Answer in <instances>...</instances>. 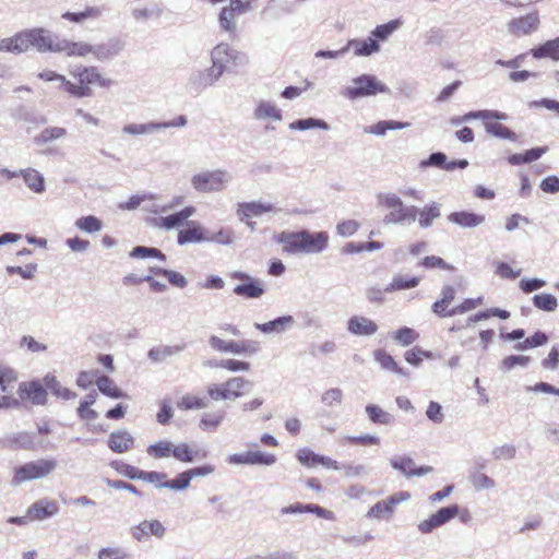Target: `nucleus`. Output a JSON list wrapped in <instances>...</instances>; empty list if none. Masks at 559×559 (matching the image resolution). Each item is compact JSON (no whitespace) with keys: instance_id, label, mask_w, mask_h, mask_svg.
<instances>
[{"instance_id":"1","label":"nucleus","mask_w":559,"mask_h":559,"mask_svg":"<svg viewBox=\"0 0 559 559\" xmlns=\"http://www.w3.org/2000/svg\"><path fill=\"white\" fill-rule=\"evenodd\" d=\"M69 73L78 80V83H72L64 75L52 70H44L37 76L45 82H58L60 88L79 98L92 96L90 87L92 84H98L100 87H108L112 84V81L104 78L96 67L72 66Z\"/></svg>"},{"instance_id":"2","label":"nucleus","mask_w":559,"mask_h":559,"mask_svg":"<svg viewBox=\"0 0 559 559\" xmlns=\"http://www.w3.org/2000/svg\"><path fill=\"white\" fill-rule=\"evenodd\" d=\"M49 29L44 27L25 28L11 37L0 39V51L22 55L31 49L44 52L57 51V39Z\"/></svg>"},{"instance_id":"3","label":"nucleus","mask_w":559,"mask_h":559,"mask_svg":"<svg viewBox=\"0 0 559 559\" xmlns=\"http://www.w3.org/2000/svg\"><path fill=\"white\" fill-rule=\"evenodd\" d=\"M277 242L283 245V251L289 254H317L323 252L329 245L326 231L310 233L283 231L277 236Z\"/></svg>"},{"instance_id":"4","label":"nucleus","mask_w":559,"mask_h":559,"mask_svg":"<svg viewBox=\"0 0 559 559\" xmlns=\"http://www.w3.org/2000/svg\"><path fill=\"white\" fill-rule=\"evenodd\" d=\"M233 181V175L223 168L203 170L192 176L191 186L199 193L221 192Z\"/></svg>"},{"instance_id":"5","label":"nucleus","mask_w":559,"mask_h":559,"mask_svg":"<svg viewBox=\"0 0 559 559\" xmlns=\"http://www.w3.org/2000/svg\"><path fill=\"white\" fill-rule=\"evenodd\" d=\"M57 465L55 459H39L19 465L14 468L11 485L17 487L26 481L45 478L56 469Z\"/></svg>"},{"instance_id":"6","label":"nucleus","mask_w":559,"mask_h":559,"mask_svg":"<svg viewBox=\"0 0 559 559\" xmlns=\"http://www.w3.org/2000/svg\"><path fill=\"white\" fill-rule=\"evenodd\" d=\"M390 88L379 81L374 75L361 74L352 80V85L345 87L343 96L356 100L364 97L376 96L377 94L389 93Z\"/></svg>"},{"instance_id":"7","label":"nucleus","mask_w":559,"mask_h":559,"mask_svg":"<svg viewBox=\"0 0 559 559\" xmlns=\"http://www.w3.org/2000/svg\"><path fill=\"white\" fill-rule=\"evenodd\" d=\"M209 345L212 349L240 356H250L258 353L257 343L253 341H225L216 335L209 337Z\"/></svg>"},{"instance_id":"8","label":"nucleus","mask_w":559,"mask_h":559,"mask_svg":"<svg viewBox=\"0 0 559 559\" xmlns=\"http://www.w3.org/2000/svg\"><path fill=\"white\" fill-rule=\"evenodd\" d=\"M460 512L459 504H451L440 508L436 513H432L428 519L418 523L417 528L421 534H430L436 528L449 523Z\"/></svg>"},{"instance_id":"9","label":"nucleus","mask_w":559,"mask_h":559,"mask_svg":"<svg viewBox=\"0 0 559 559\" xmlns=\"http://www.w3.org/2000/svg\"><path fill=\"white\" fill-rule=\"evenodd\" d=\"M221 76L222 75L212 67L193 69L188 78L187 87L190 92L200 94L213 86Z\"/></svg>"},{"instance_id":"10","label":"nucleus","mask_w":559,"mask_h":559,"mask_svg":"<svg viewBox=\"0 0 559 559\" xmlns=\"http://www.w3.org/2000/svg\"><path fill=\"white\" fill-rule=\"evenodd\" d=\"M246 14L231 0L228 5L221 9L217 17L218 27L223 33L228 34L229 38L238 36V16Z\"/></svg>"},{"instance_id":"11","label":"nucleus","mask_w":559,"mask_h":559,"mask_svg":"<svg viewBox=\"0 0 559 559\" xmlns=\"http://www.w3.org/2000/svg\"><path fill=\"white\" fill-rule=\"evenodd\" d=\"M227 462L233 465H264L271 466L276 462V456L262 451H248L245 453L230 454Z\"/></svg>"},{"instance_id":"12","label":"nucleus","mask_w":559,"mask_h":559,"mask_svg":"<svg viewBox=\"0 0 559 559\" xmlns=\"http://www.w3.org/2000/svg\"><path fill=\"white\" fill-rule=\"evenodd\" d=\"M17 392L22 400H28L34 405L47 404V390L44 382H40L39 380L21 382L19 384Z\"/></svg>"},{"instance_id":"13","label":"nucleus","mask_w":559,"mask_h":559,"mask_svg":"<svg viewBox=\"0 0 559 559\" xmlns=\"http://www.w3.org/2000/svg\"><path fill=\"white\" fill-rule=\"evenodd\" d=\"M165 533L166 527L158 520H144L130 528L132 538L140 543L146 542L151 535L160 539Z\"/></svg>"},{"instance_id":"14","label":"nucleus","mask_w":559,"mask_h":559,"mask_svg":"<svg viewBox=\"0 0 559 559\" xmlns=\"http://www.w3.org/2000/svg\"><path fill=\"white\" fill-rule=\"evenodd\" d=\"M237 55L238 52L227 43H219L211 51V67L223 75L230 60H235Z\"/></svg>"},{"instance_id":"15","label":"nucleus","mask_w":559,"mask_h":559,"mask_svg":"<svg viewBox=\"0 0 559 559\" xmlns=\"http://www.w3.org/2000/svg\"><path fill=\"white\" fill-rule=\"evenodd\" d=\"M124 41L117 37L93 45V56L99 61L111 60L117 57L124 48Z\"/></svg>"},{"instance_id":"16","label":"nucleus","mask_w":559,"mask_h":559,"mask_svg":"<svg viewBox=\"0 0 559 559\" xmlns=\"http://www.w3.org/2000/svg\"><path fill=\"white\" fill-rule=\"evenodd\" d=\"M195 211L197 210L194 206H186L174 214L160 216L156 222V226L165 230L179 228L183 225H187L188 218L194 215Z\"/></svg>"},{"instance_id":"17","label":"nucleus","mask_w":559,"mask_h":559,"mask_svg":"<svg viewBox=\"0 0 559 559\" xmlns=\"http://www.w3.org/2000/svg\"><path fill=\"white\" fill-rule=\"evenodd\" d=\"M390 464L394 469L400 471L406 477L424 476L432 472L431 466L416 467L414 460L406 455L391 459Z\"/></svg>"},{"instance_id":"18","label":"nucleus","mask_w":559,"mask_h":559,"mask_svg":"<svg viewBox=\"0 0 559 559\" xmlns=\"http://www.w3.org/2000/svg\"><path fill=\"white\" fill-rule=\"evenodd\" d=\"M295 319L290 314L277 317L265 323H254V328L263 334H283L293 329Z\"/></svg>"},{"instance_id":"19","label":"nucleus","mask_w":559,"mask_h":559,"mask_svg":"<svg viewBox=\"0 0 559 559\" xmlns=\"http://www.w3.org/2000/svg\"><path fill=\"white\" fill-rule=\"evenodd\" d=\"M538 24H539L538 15L536 13H530L525 16H521L519 19H513L508 24V31L512 35L523 36V35H527L531 32L537 29Z\"/></svg>"},{"instance_id":"20","label":"nucleus","mask_w":559,"mask_h":559,"mask_svg":"<svg viewBox=\"0 0 559 559\" xmlns=\"http://www.w3.org/2000/svg\"><path fill=\"white\" fill-rule=\"evenodd\" d=\"M57 39V51L64 52L68 57H85L93 53V45L85 41H71L68 39Z\"/></svg>"},{"instance_id":"21","label":"nucleus","mask_w":559,"mask_h":559,"mask_svg":"<svg viewBox=\"0 0 559 559\" xmlns=\"http://www.w3.org/2000/svg\"><path fill=\"white\" fill-rule=\"evenodd\" d=\"M347 330L354 335L370 336L378 331V325L369 318L354 316L347 321Z\"/></svg>"},{"instance_id":"22","label":"nucleus","mask_w":559,"mask_h":559,"mask_svg":"<svg viewBox=\"0 0 559 559\" xmlns=\"http://www.w3.org/2000/svg\"><path fill=\"white\" fill-rule=\"evenodd\" d=\"M108 447L115 453H124L134 444L132 435L123 429L112 431L108 438Z\"/></svg>"},{"instance_id":"23","label":"nucleus","mask_w":559,"mask_h":559,"mask_svg":"<svg viewBox=\"0 0 559 559\" xmlns=\"http://www.w3.org/2000/svg\"><path fill=\"white\" fill-rule=\"evenodd\" d=\"M58 511L59 508L55 501L40 499L28 508L27 514L33 520H44L56 515Z\"/></svg>"},{"instance_id":"24","label":"nucleus","mask_w":559,"mask_h":559,"mask_svg":"<svg viewBox=\"0 0 559 559\" xmlns=\"http://www.w3.org/2000/svg\"><path fill=\"white\" fill-rule=\"evenodd\" d=\"M265 290L264 282L260 278H254L249 283L236 285L233 293L247 299H258L264 295Z\"/></svg>"},{"instance_id":"25","label":"nucleus","mask_w":559,"mask_h":559,"mask_svg":"<svg viewBox=\"0 0 559 559\" xmlns=\"http://www.w3.org/2000/svg\"><path fill=\"white\" fill-rule=\"evenodd\" d=\"M347 51L354 50L356 57H368L380 50V45L377 39L368 37L366 39H349L345 45Z\"/></svg>"},{"instance_id":"26","label":"nucleus","mask_w":559,"mask_h":559,"mask_svg":"<svg viewBox=\"0 0 559 559\" xmlns=\"http://www.w3.org/2000/svg\"><path fill=\"white\" fill-rule=\"evenodd\" d=\"M252 117L259 121L267 119L281 121L283 119L282 110L274 103L265 99H262L257 104L252 112Z\"/></svg>"},{"instance_id":"27","label":"nucleus","mask_w":559,"mask_h":559,"mask_svg":"<svg viewBox=\"0 0 559 559\" xmlns=\"http://www.w3.org/2000/svg\"><path fill=\"white\" fill-rule=\"evenodd\" d=\"M189 228L181 229L177 236V242L182 246L191 242H203L207 240L202 226L197 222H188Z\"/></svg>"},{"instance_id":"28","label":"nucleus","mask_w":559,"mask_h":559,"mask_svg":"<svg viewBox=\"0 0 559 559\" xmlns=\"http://www.w3.org/2000/svg\"><path fill=\"white\" fill-rule=\"evenodd\" d=\"M448 221L464 228H473L485 222V216L467 211L452 212L448 215Z\"/></svg>"},{"instance_id":"29","label":"nucleus","mask_w":559,"mask_h":559,"mask_svg":"<svg viewBox=\"0 0 559 559\" xmlns=\"http://www.w3.org/2000/svg\"><path fill=\"white\" fill-rule=\"evenodd\" d=\"M224 385L228 394V401H235L248 393L252 383L243 377H233L225 381Z\"/></svg>"},{"instance_id":"30","label":"nucleus","mask_w":559,"mask_h":559,"mask_svg":"<svg viewBox=\"0 0 559 559\" xmlns=\"http://www.w3.org/2000/svg\"><path fill=\"white\" fill-rule=\"evenodd\" d=\"M278 210L272 203L264 202H246L239 204L238 214L243 217H258L264 213L277 212Z\"/></svg>"},{"instance_id":"31","label":"nucleus","mask_w":559,"mask_h":559,"mask_svg":"<svg viewBox=\"0 0 559 559\" xmlns=\"http://www.w3.org/2000/svg\"><path fill=\"white\" fill-rule=\"evenodd\" d=\"M418 224L421 228H429L432 226L433 221L441 216V204L432 201L426 204L423 209L417 210Z\"/></svg>"},{"instance_id":"32","label":"nucleus","mask_w":559,"mask_h":559,"mask_svg":"<svg viewBox=\"0 0 559 559\" xmlns=\"http://www.w3.org/2000/svg\"><path fill=\"white\" fill-rule=\"evenodd\" d=\"M373 358L383 370L391 371L403 377H408V372L400 367L394 358L384 349H376L373 352Z\"/></svg>"},{"instance_id":"33","label":"nucleus","mask_w":559,"mask_h":559,"mask_svg":"<svg viewBox=\"0 0 559 559\" xmlns=\"http://www.w3.org/2000/svg\"><path fill=\"white\" fill-rule=\"evenodd\" d=\"M43 382L46 386V390H49L51 394L59 399L69 401L76 397V393L67 388H63L61 383L57 380L56 376H53L52 373H47L44 377Z\"/></svg>"},{"instance_id":"34","label":"nucleus","mask_w":559,"mask_h":559,"mask_svg":"<svg viewBox=\"0 0 559 559\" xmlns=\"http://www.w3.org/2000/svg\"><path fill=\"white\" fill-rule=\"evenodd\" d=\"M186 344H179V345H160L157 347H153L148 350L147 357L153 362H163L168 357L177 355L185 350Z\"/></svg>"},{"instance_id":"35","label":"nucleus","mask_w":559,"mask_h":559,"mask_svg":"<svg viewBox=\"0 0 559 559\" xmlns=\"http://www.w3.org/2000/svg\"><path fill=\"white\" fill-rule=\"evenodd\" d=\"M21 176L26 186L35 193H43L46 190L44 176L33 168L21 169Z\"/></svg>"},{"instance_id":"36","label":"nucleus","mask_w":559,"mask_h":559,"mask_svg":"<svg viewBox=\"0 0 559 559\" xmlns=\"http://www.w3.org/2000/svg\"><path fill=\"white\" fill-rule=\"evenodd\" d=\"M534 58H551L555 61H559V37L547 40L543 45L532 49Z\"/></svg>"},{"instance_id":"37","label":"nucleus","mask_w":559,"mask_h":559,"mask_svg":"<svg viewBox=\"0 0 559 559\" xmlns=\"http://www.w3.org/2000/svg\"><path fill=\"white\" fill-rule=\"evenodd\" d=\"M411 126L409 122H401L395 120H381L372 126L365 129L366 133L374 135H384L389 130H402Z\"/></svg>"},{"instance_id":"38","label":"nucleus","mask_w":559,"mask_h":559,"mask_svg":"<svg viewBox=\"0 0 559 559\" xmlns=\"http://www.w3.org/2000/svg\"><path fill=\"white\" fill-rule=\"evenodd\" d=\"M417 207L414 205H402L400 209V215L397 218H394L392 215H385L383 218L384 224H396V225H404V224H412L416 221L417 216Z\"/></svg>"},{"instance_id":"39","label":"nucleus","mask_w":559,"mask_h":559,"mask_svg":"<svg viewBox=\"0 0 559 559\" xmlns=\"http://www.w3.org/2000/svg\"><path fill=\"white\" fill-rule=\"evenodd\" d=\"M225 416L226 412L224 409L204 413L200 419L199 426L203 431H215L224 421Z\"/></svg>"},{"instance_id":"40","label":"nucleus","mask_w":559,"mask_h":559,"mask_svg":"<svg viewBox=\"0 0 559 559\" xmlns=\"http://www.w3.org/2000/svg\"><path fill=\"white\" fill-rule=\"evenodd\" d=\"M394 514V509L389 503L388 499H383L381 501H378L374 506H372L366 516L368 519L373 520H385L390 521Z\"/></svg>"},{"instance_id":"41","label":"nucleus","mask_w":559,"mask_h":559,"mask_svg":"<svg viewBox=\"0 0 559 559\" xmlns=\"http://www.w3.org/2000/svg\"><path fill=\"white\" fill-rule=\"evenodd\" d=\"M68 135V131L66 128L61 127H47L43 129L34 139L36 144L43 145L47 144L60 139H63Z\"/></svg>"},{"instance_id":"42","label":"nucleus","mask_w":559,"mask_h":559,"mask_svg":"<svg viewBox=\"0 0 559 559\" xmlns=\"http://www.w3.org/2000/svg\"><path fill=\"white\" fill-rule=\"evenodd\" d=\"M484 127L486 132L495 138L504 139L512 142H516L519 139L515 132L499 122L486 121L484 122Z\"/></svg>"},{"instance_id":"43","label":"nucleus","mask_w":559,"mask_h":559,"mask_svg":"<svg viewBox=\"0 0 559 559\" xmlns=\"http://www.w3.org/2000/svg\"><path fill=\"white\" fill-rule=\"evenodd\" d=\"M96 384L98 390L104 394L111 399H124L127 397V394L120 390L107 376H100L96 379Z\"/></svg>"},{"instance_id":"44","label":"nucleus","mask_w":559,"mask_h":559,"mask_svg":"<svg viewBox=\"0 0 559 559\" xmlns=\"http://www.w3.org/2000/svg\"><path fill=\"white\" fill-rule=\"evenodd\" d=\"M418 284L419 277L395 274L391 283L385 287V292L393 293L397 290L411 289L418 286Z\"/></svg>"},{"instance_id":"45","label":"nucleus","mask_w":559,"mask_h":559,"mask_svg":"<svg viewBox=\"0 0 559 559\" xmlns=\"http://www.w3.org/2000/svg\"><path fill=\"white\" fill-rule=\"evenodd\" d=\"M173 457L182 463H192L199 457V451L187 442L174 443Z\"/></svg>"},{"instance_id":"46","label":"nucleus","mask_w":559,"mask_h":559,"mask_svg":"<svg viewBox=\"0 0 559 559\" xmlns=\"http://www.w3.org/2000/svg\"><path fill=\"white\" fill-rule=\"evenodd\" d=\"M368 418L373 424L391 425L394 421L393 415L382 409L376 404H368L366 406Z\"/></svg>"},{"instance_id":"47","label":"nucleus","mask_w":559,"mask_h":559,"mask_svg":"<svg viewBox=\"0 0 559 559\" xmlns=\"http://www.w3.org/2000/svg\"><path fill=\"white\" fill-rule=\"evenodd\" d=\"M174 442L162 440L147 447L146 452L150 456L160 460L173 456Z\"/></svg>"},{"instance_id":"48","label":"nucleus","mask_w":559,"mask_h":559,"mask_svg":"<svg viewBox=\"0 0 559 559\" xmlns=\"http://www.w3.org/2000/svg\"><path fill=\"white\" fill-rule=\"evenodd\" d=\"M191 475L189 471L186 469L179 473L174 479L164 480L163 483L157 485V488H167L171 490H185L190 486Z\"/></svg>"},{"instance_id":"49","label":"nucleus","mask_w":559,"mask_h":559,"mask_svg":"<svg viewBox=\"0 0 559 559\" xmlns=\"http://www.w3.org/2000/svg\"><path fill=\"white\" fill-rule=\"evenodd\" d=\"M102 15V9L98 7H88L82 12H66L62 19L74 23H82L87 19H98Z\"/></svg>"},{"instance_id":"50","label":"nucleus","mask_w":559,"mask_h":559,"mask_svg":"<svg viewBox=\"0 0 559 559\" xmlns=\"http://www.w3.org/2000/svg\"><path fill=\"white\" fill-rule=\"evenodd\" d=\"M159 131L158 121H150L146 123H130L122 128V132L131 135H142Z\"/></svg>"},{"instance_id":"51","label":"nucleus","mask_w":559,"mask_h":559,"mask_svg":"<svg viewBox=\"0 0 559 559\" xmlns=\"http://www.w3.org/2000/svg\"><path fill=\"white\" fill-rule=\"evenodd\" d=\"M314 128L329 130L330 126L324 120L318 118L298 119L289 124V129L299 131H306Z\"/></svg>"},{"instance_id":"52","label":"nucleus","mask_w":559,"mask_h":559,"mask_svg":"<svg viewBox=\"0 0 559 559\" xmlns=\"http://www.w3.org/2000/svg\"><path fill=\"white\" fill-rule=\"evenodd\" d=\"M129 255L134 259L156 258L159 261H166V255L154 247L136 246L130 251Z\"/></svg>"},{"instance_id":"53","label":"nucleus","mask_w":559,"mask_h":559,"mask_svg":"<svg viewBox=\"0 0 559 559\" xmlns=\"http://www.w3.org/2000/svg\"><path fill=\"white\" fill-rule=\"evenodd\" d=\"M75 226L82 231L93 234L103 228V222L94 215H87L78 218L75 221Z\"/></svg>"},{"instance_id":"54","label":"nucleus","mask_w":559,"mask_h":559,"mask_svg":"<svg viewBox=\"0 0 559 559\" xmlns=\"http://www.w3.org/2000/svg\"><path fill=\"white\" fill-rule=\"evenodd\" d=\"M418 333L408 326H403L393 332L392 338L402 346H408L418 338Z\"/></svg>"},{"instance_id":"55","label":"nucleus","mask_w":559,"mask_h":559,"mask_svg":"<svg viewBox=\"0 0 559 559\" xmlns=\"http://www.w3.org/2000/svg\"><path fill=\"white\" fill-rule=\"evenodd\" d=\"M534 306L543 311H555L558 306V300L550 294H538L533 297Z\"/></svg>"},{"instance_id":"56","label":"nucleus","mask_w":559,"mask_h":559,"mask_svg":"<svg viewBox=\"0 0 559 559\" xmlns=\"http://www.w3.org/2000/svg\"><path fill=\"white\" fill-rule=\"evenodd\" d=\"M547 341V335L542 331H537L532 336L525 338L523 342L518 343L515 345V349L525 350L527 348L538 347L546 344Z\"/></svg>"},{"instance_id":"57","label":"nucleus","mask_w":559,"mask_h":559,"mask_svg":"<svg viewBox=\"0 0 559 559\" xmlns=\"http://www.w3.org/2000/svg\"><path fill=\"white\" fill-rule=\"evenodd\" d=\"M469 481L476 490L492 489L496 486V481L491 477L480 472L471 473Z\"/></svg>"},{"instance_id":"58","label":"nucleus","mask_w":559,"mask_h":559,"mask_svg":"<svg viewBox=\"0 0 559 559\" xmlns=\"http://www.w3.org/2000/svg\"><path fill=\"white\" fill-rule=\"evenodd\" d=\"M177 406L183 411L201 409V408H205L207 406V403L204 399H201V397H198V396H194L191 394H186L177 403Z\"/></svg>"},{"instance_id":"59","label":"nucleus","mask_w":559,"mask_h":559,"mask_svg":"<svg viewBox=\"0 0 559 559\" xmlns=\"http://www.w3.org/2000/svg\"><path fill=\"white\" fill-rule=\"evenodd\" d=\"M215 367L227 369L231 372L250 370V364L248 361L237 359H221L218 362H215Z\"/></svg>"},{"instance_id":"60","label":"nucleus","mask_w":559,"mask_h":559,"mask_svg":"<svg viewBox=\"0 0 559 559\" xmlns=\"http://www.w3.org/2000/svg\"><path fill=\"white\" fill-rule=\"evenodd\" d=\"M530 361H531V358L528 356L511 355V356L506 357L501 361V369L504 371H509L516 366L526 367L530 364Z\"/></svg>"},{"instance_id":"61","label":"nucleus","mask_w":559,"mask_h":559,"mask_svg":"<svg viewBox=\"0 0 559 559\" xmlns=\"http://www.w3.org/2000/svg\"><path fill=\"white\" fill-rule=\"evenodd\" d=\"M110 466L118 472L119 474L130 478V479H138L140 469L127 464L122 461L116 460L110 463Z\"/></svg>"},{"instance_id":"62","label":"nucleus","mask_w":559,"mask_h":559,"mask_svg":"<svg viewBox=\"0 0 559 559\" xmlns=\"http://www.w3.org/2000/svg\"><path fill=\"white\" fill-rule=\"evenodd\" d=\"M343 401V391L338 388L326 390L321 395V402L326 406L341 405Z\"/></svg>"},{"instance_id":"63","label":"nucleus","mask_w":559,"mask_h":559,"mask_svg":"<svg viewBox=\"0 0 559 559\" xmlns=\"http://www.w3.org/2000/svg\"><path fill=\"white\" fill-rule=\"evenodd\" d=\"M320 454L314 453L312 450L308 448L299 449L297 452V460L308 467H312L319 464Z\"/></svg>"},{"instance_id":"64","label":"nucleus","mask_w":559,"mask_h":559,"mask_svg":"<svg viewBox=\"0 0 559 559\" xmlns=\"http://www.w3.org/2000/svg\"><path fill=\"white\" fill-rule=\"evenodd\" d=\"M539 188L543 192L555 194L559 192V177L556 175L545 177L540 183Z\"/></svg>"}]
</instances>
